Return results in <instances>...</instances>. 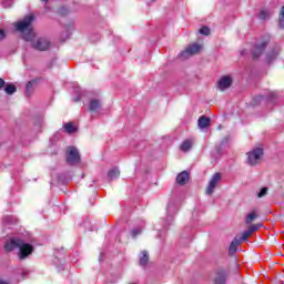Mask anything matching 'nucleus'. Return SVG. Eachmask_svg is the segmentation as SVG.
Returning <instances> with one entry per match:
<instances>
[{
  "instance_id": "nucleus-13",
  "label": "nucleus",
  "mask_w": 284,
  "mask_h": 284,
  "mask_svg": "<svg viewBox=\"0 0 284 284\" xmlns=\"http://www.w3.org/2000/svg\"><path fill=\"white\" fill-rule=\"evenodd\" d=\"M175 181L178 185H186L187 181H190V173L187 171H182L180 174H178Z\"/></svg>"
},
{
  "instance_id": "nucleus-37",
  "label": "nucleus",
  "mask_w": 284,
  "mask_h": 284,
  "mask_svg": "<svg viewBox=\"0 0 284 284\" xmlns=\"http://www.w3.org/2000/svg\"><path fill=\"white\" fill-rule=\"evenodd\" d=\"M6 88V80L3 78H0V90H3Z\"/></svg>"
},
{
  "instance_id": "nucleus-23",
  "label": "nucleus",
  "mask_w": 284,
  "mask_h": 284,
  "mask_svg": "<svg viewBox=\"0 0 284 284\" xmlns=\"http://www.w3.org/2000/svg\"><path fill=\"white\" fill-rule=\"evenodd\" d=\"M57 14H59V17H68V14H70V8L62 6L57 10Z\"/></svg>"
},
{
  "instance_id": "nucleus-31",
  "label": "nucleus",
  "mask_w": 284,
  "mask_h": 284,
  "mask_svg": "<svg viewBox=\"0 0 284 284\" xmlns=\"http://www.w3.org/2000/svg\"><path fill=\"white\" fill-rule=\"evenodd\" d=\"M260 227H263V224H253L252 226L248 227V230L251 231L252 234H254V232H258Z\"/></svg>"
},
{
  "instance_id": "nucleus-9",
  "label": "nucleus",
  "mask_w": 284,
  "mask_h": 284,
  "mask_svg": "<svg viewBox=\"0 0 284 284\" xmlns=\"http://www.w3.org/2000/svg\"><path fill=\"white\" fill-rule=\"evenodd\" d=\"M221 179H222L221 173H215L211 178L206 189V194L209 195L214 194V190H216V185H219V182L221 181Z\"/></svg>"
},
{
  "instance_id": "nucleus-43",
  "label": "nucleus",
  "mask_w": 284,
  "mask_h": 284,
  "mask_svg": "<svg viewBox=\"0 0 284 284\" xmlns=\"http://www.w3.org/2000/svg\"><path fill=\"white\" fill-rule=\"evenodd\" d=\"M99 261H103V253H100Z\"/></svg>"
},
{
  "instance_id": "nucleus-3",
  "label": "nucleus",
  "mask_w": 284,
  "mask_h": 284,
  "mask_svg": "<svg viewBox=\"0 0 284 284\" xmlns=\"http://www.w3.org/2000/svg\"><path fill=\"white\" fill-rule=\"evenodd\" d=\"M34 21V16L29 14L23 18L22 21L18 22L17 30L18 32H21L22 39L24 41H32L34 39V36L32 34V29H30L31 23Z\"/></svg>"
},
{
  "instance_id": "nucleus-14",
  "label": "nucleus",
  "mask_w": 284,
  "mask_h": 284,
  "mask_svg": "<svg viewBox=\"0 0 284 284\" xmlns=\"http://www.w3.org/2000/svg\"><path fill=\"white\" fill-rule=\"evenodd\" d=\"M101 110V100L91 99L89 101V112H99Z\"/></svg>"
},
{
  "instance_id": "nucleus-42",
  "label": "nucleus",
  "mask_w": 284,
  "mask_h": 284,
  "mask_svg": "<svg viewBox=\"0 0 284 284\" xmlns=\"http://www.w3.org/2000/svg\"><path fill=\"white\" fill-rule=\"evenodd\" d=\"M156 0H146V4L150 6V3H154Z\"/></svg>"
},
{
  "instance_id": "nucleus-45",
  "label": "nucleus",
  "mask_w": 284,
  "mask_h": 284,
  "mask_svg": "<svg viewBox=\"0 0 284 284\" xmlns=\"http://www.w3.org/2000/svg\"><path fill=\"white\" fill-rule=\"evenodd\" d=\"M41 1H43V3H48V0H41Z\"/></svg>"
},
{
  "instance_id": "nucleus-16",
  "label": "nucleus",
  "mask_w": 284,
  "mask_h": 284,
  "mask_svg": "<svg viewBox=\"0 0 284 284\" xmlns=\"http://www.w3.org/2000/svg\"><path fill=\"white\" fill-rule=\"evenodd\" d=\"M118 176H121V171H119V168H113L106 173L108 181H114Z\"/></svg>"
},
{
  "instance_id": "nucleus-27",
  "label": "nucleus",
  "mask_w": 284,
  "mask_h": 284,
  "mask_svg": "<svg viewBox=\"0 0 284 284\" xmlns=\"http://www.w3.org/2000/svg\"><path fill=\"white\" fill-rule=\"evenodd\" d=\"M263 99H265V97H263V95L254 97L252 100V105H258L261 103V101H263Z\"/></svg>"
},
{
  "instance_id": "nucleus-19",
  "label": "nucleus",
  "mask_w": 284,
  "mask_h": 284,
  "mask_svg": "<svg viewBox=\"0 0 284 284\" xmlns=\"http://www.w3.org/2000/svg\"><path fill=\"white\" fill-rule=\"evenodd\" d=\"M181 152H190L192 150V141L191 140H185L182 142L180 145Z\"/></svg>"
},
{
  "instance_id": "nucleus-12",
  "label": "nucleus",
  "mask_w": 284,
  "mask_h": 284,
  "mask_svg": "<svg viewBox=\"0 0 284 284\" xmlns=\"http://www.w3.org/2000/svg\"><path fill=\"white\" fill-rule=\"evenodd\" d=\"M280 52L281 49L278 48V45L271 47L266 53V62L272 63L273 61H276V58L278 57Z\"/></svg>"
},
{
  "instance_id": "nucleus-32",
  "label": "nucleus",
  "mask_w": 284,
  "mask_h": 284,
  "mask_svg": "<svg viewBox=\"0 0 284 284\" xmlns=\"http://www.w3.org/2000/svg\"><path fill=\"white\" fill-rule=\"evenodd\" d=\"M267 187H262L260 192L257 193V199H263L267 194Z\"/></svg>"
},
{
  "instance_id": "nucleus-25",
  "label": "nucleus",
  "mask_w": 284,
  "mask_h": 284,
  "mask_svg": "<svg viewBox=\"0 0 284 284\" xmlns=\"http://www.w3.org/2000/svg\"><path fill=\"white\" fill-rule=\"evenodd\" d=\"M258 19H262L263 21H265V19H270V12L267 10L260 11Z\"/></svg>"
},
{
  "instance_id": "nucleus-5",
  "label": "nucleus",
  "mask_w": 284,
  "mask_h": 284,
  "mask_svg": "<svg viewBox=\"0 0 284 284\" xmlns=\"http://www.w3.org/2000/svg\"><path fill=\"white\" fill-rule=\"evenodd\" d=\"M65 161L68 165H77L81 163V154L75 146H69L65 151Z\"/></svg>"
},
{
  "instance_id": "nucleus-34",
  "label": "nucleus",
  "mask_w": 284,
  "mask_h": 284,
  "mask_svg": "<svg viewBox=\"0 0 284 284\" xmlns=\"http://www.w3.org/2000/svg\"><path fill=\"white\" fill-rule=\"evenodd\" d=\"M252 234V231L247 229L246 231L243 232L242 234V241H247V237Z\"/></svg>"
},
{
  "instance_id": "nucleus-26",
  "label": "nucleus",
  "mask_w": 284,
  "mask_h": 284,
  "mask_svg": "<svg viewBox=\"0 0 284 284\" xmlns=\"http://www.w3.org/2000/svg\"><path fill=\"white\" fill-rule=\"evenodd\" d=\"M199 32H200V34H204V37H210L211 30H210V27L204 26V27H202V28L199 30Z\"/></svg>"
},
{
  "instance_id": "nucleus-11",
  "label": "nucleus",
  "mask_w": 284,
  "mask_h": 284,
  "mask_svg": "<svg viewBox=\"0 0 284 284\" xmlns=\"http://www.w3.org/2000/svg\"><path fill=\"white\" fill-rule=\"evenodd\" d=\"M232 77L231 75H224L217 81V88L221 90V92H224V90H227L232 88Z\"/></svg>"
},
{
  "instance_id": "nucleus-39",
  "label": "nucleus",
  "mask_w": 284,
  "mask_h": 284,
  "mask_svg": "<svg viewBox=\"0 0 284 284\" xmlns=\"http://www.w3.org/2000/svg\"><path fill=\"white\" fill-rule=\"evenodd\" d=\"M3 39H6V31L0 29V41H3Z\"/></svg>"
},
{
  "instance_id": "nucleus-10",
  "label": "nucleus",
  "mask_w": 284,
  "mask_h": 284,
  "mask_svg": "<svg viewBox=\"0 0 284 284\" xmlns=\"http://www.w3.org/2000/svg\"><path fill=\"white\" fill-rule=\"evenodd\" d=\"M230 276V272L224 268H220L215 273L214 284H225L227 283V277Z\"/></svg>"
},
{
  "instance_id": "nucleus-22",
  "label": "nucleus",
  "mask_w": 284,
  "mask_h": 284,
  "mask_svg": "<svg viewBox=\"0 0 284 284\" xmlns=\"http://www.w3.org/2000/svg\"><path fill=\"white\" fill-rule=\"evenodd\" d=\"M4 92L6 94L12 95L14 92H17V85L12 83L4 84Z\"/></svg>"
},
{
  "instance_id": "nucleus-44",
  "label": "nucleus",
  "mask_w": 284,
  "mask_h": 284,
  "mask_svg": "<svg viewBox=\"0 0 284 284\" xmlns=\"http://www.w3.org/2000/svg\"><path fill=\"white\" fill-rule=\"evenodd\" d=\"M0 284H8V282H3V281L0 280Z\"/></svg>"
},
{
  "instance_id": "nucleus-8",
  "label": "nucleus",
  "mask_w": 284,
  "mask_h": 284,
  "mask_svg": "<svg viewBox=\"0 0 284 284\" xmlns=\"http://www.w3.org/2000/svg\"><path fill=\"white\" fill-rule=\"evenodd\" d=\"M50 41L45 38H39L37 41L32 42V48L34 50H39L40 52H45V50H50Z\"/></svg>"
},
{
  "instance_id": "nucleus-1",
  "label": "nucleus",
  "mask_w": 284,
  "mask_h": 284,
  "mask_svg": "<svg viewBox=\"0 0 284 284\" xmlns=\"http://www.w3.org/2000/svg\"><path fill=\"white\" fill-rule=\"evenodd\" d=\"M16 247L19 248L18 256L20 261H26L34 252V246L30 243L23 242L21 239L13 237L11 240H8L4 243V250L7 252H12V250H16Z\"/></svg>"
},
{
  "instance_id": "nucleus-40",
  "label": "nucleus",
  "mask_w": 284,
  "mask_h": 284,
  "mask_svg": "<svg viewBox=\"0 0 284 284\" xmlns=\"http://www.w3.org/2000/svg\"><path fill=\"white\" fill-rule=\"evenodd\" d=\"M57 268H58L59 272H63V270H65L63 264L58 265Z\"/></svg>"
},
{
  "instance_id": "nucleus-30",
  "label": "nucleus",
  "mask_w": 284,
  "mask_h": 284,
  "mask_svg": "<svg viewBox=\"0 0 284 284\" xmlns=\"http://www.w3.org/2000/svg\"><path fill=\"white\" fill-rule=\"evenodd\" d=\"M74 92H75L77 97L73 99V101H75V103H79V101H81V97H82L81 90H79V88H75Z\"/></svg>"
},
{
  "instance_id": "nucleus-29",
  "label": "nucleus",
  "mask_w": 284,
  "mask_h": 284,
  "mask_svg": "<svg viewBox=\"0 0 284 284\" xmlns=\"http://www.w3.org/2000/svg\"><path fill=\"white\" fill-rule=\"evenodd\" d=\"M239 247L236 244H233V242H231L230 246H229V254H236L237 248Z\"/></svg>"
},
{
  "instance_id": "nucleus-15",
  "label": "nucleus",
  "mask_w": 284,
  "mask_h": 284,
  "mask_svg": "<svg viewBox=\"0 0 284 284\" xmlns=\"http://www.w3.org/2000/svg\"><path fill=\"white\" fill-rule=\"evenodd\" d=\"M211 121L212 120L205 115L200 116L197 120V125H199L200 130H205V128H210Z\"/></svg>"
},
{
  "instance_id": "nucleus-41",
  "label": "nucleus",
  "mask_w": 284,
  "mask_h": 284,
  "mask_svg": "<svg viewBox=\"0 0 284 284\" xmlns=\"http://www.w3.org/2000/svg\"><path fill=\"white\" fill-rule=\"evenodd\" d=\"M44 10H45V12H50L52 9L50 8V6L45 4Z\"/></svg>"
},
{
  "instance_id": "nucleus-35",
  "label": "nucleus",
  "mask_w": 284,
  "mask_h": 284,
  "mask_svg": "<svg viewBox=\"0 0 284 284\" xmlns=\"http://www.w3.org/2000/svg\"><path fill=\"white\" fill-rule=\"evenodd\" d=\"M14 3V0H2L3 8H10Z\"/></svg>"
},
{
  "instance_id": "nucleus-38",
  "label": "nucleus",
  "mask_w": 284,
  "mask_h": 284,
  "mask_svg": "<svg viewBox=\"0 0 284 284\" xmlns=\"http://www.w3.org/2000/svg\"><path fill=\"white\" fill-rule=\"evenodd\" d=\"M266 99H267V101H274V99H276V94L270 93Z\"/></svg>"
},
{
  "instance_id": "nucleus-46",
  "label": "nucleus",
  "mask_w": 284,
  "mask_h": 284,
  "mask_svg": "<svg viewBox=\"0 0 284 284\" xmlns=\"http://www.w3.org/2000/svg\"><path fill=\"white\" fill-rule=\"evenodd\" d=\"M55 258H59V255H55Z\"/></svg>"
},
{
  "instance_id": "nucleus-20",
  "label": "nucleus",
  "mask_w": 284,
  "mask_h": 284,
  "mask_svg": "<svg viewBox=\"0 0 284 284\" xmlns=\"http://www.w3.org/2000/svg\"><path fill=\"white\" fill-rule=\"evenodd\" d=\"M256 219H258V214H256V211L248 213L245 217L246 225H252V222L256 221Z\"/></svg>"
},
{
  "instance_id": "nucleus-28",
  "label": "nucleus",
  "mask_w": 284,
  "mask_h": 284,
  "mask_svg": "<svg viewBox=\"0 0 284 284\" xmlns=\"http://www.w3.org/2000/svg\"><path fill=\"white\" fill-rule=\"evenodd\" d=\"M243 242H245V240H243V236H235L234 239H233V241L231 242V243H233V244H235V245H241Z\"/></svg>"
},
{
  "instance_id": "nucleus-24",
  "label": "nucleus",
  "mask_w": 284,
  "mask_h": 284,
  "mask_svg": "<svg viewBox=\"0 0 284 284\" xmlns=\"http://www.w3.org/2000/svg\"><path fill=\"white\" fill-rule=\"evenodd\" d=\"M4 225H17V219L12 215H8L3 217Z\"/></svg>"
},
{
  "instance_id": "nucleus-36",
  "label": "nucleus",
  "mask_w": 284,
  "mask_h": 284,
  "mask_svg": "<svg viewBox=\"0 0 284 284\" xmlns=\"http://www.w3.org/2000/svg\"><path fill=\"white\" fill-rule=\"evenodd\" d=\"M58 181H59V183H67L68 182V180L65 179V176H63V174L58 175Z\"/></svg>"
},
{
  "instance_id": "nucleus-4",
  "label": "nucleus",
  "mask_w": 284,
  "mask_h": 284,
  "mask_svg": "<svg viewBox=\"0 0 284 284\" xmlns=\"http://www.w3.org/2000/svg\"><path fill=\"white\" fill-rule=\"evenodd\" d=\"M270 45V38L262 40L261 42H256L251 50L252 59L256 61L262 54L265 53L267 47Z\"/></svg>"
},
{
  "instance_id": "nucleus-21",
  "label": "nucleus",
  "mask_w": 284,
  "mask_h": 284,
  "mask_svg": "<svg viewBox=\"0 0 284 284\" xmlns=\"http://www.w3.org/2000/svg\"><path fill=\"white\" fill-rule=\"evenodd\" d=\"M63 130L67 134H74V132H77V126H74L72 122H69L63 125Z\"/></svg>"
},
{
  "instance_id": "nucleus-2",
  "label": "nucleus",
  "mask_w": 284,
  "mask_h": 284,
  "mask_svg": "<svg viewBox=\"0 0 284 284\" xmlns=\"http://www.w3.org/2000/svg\"><path fill=\"white\" fill-rule=\"evenodd\" d=\"M179 212V201L176 199H170L168 205H166V219L163 223L164 227L163 230L158 231V239H165L168 236V229L172 223H174V216H176V213Z\"/></svg>"
},
{
  "instance_id": "nucleus-17",
  "label": "nucleus",
  "mask_w": 284,
  "mask_h": 284,
  "mask_svg": "<svg viewBox=\"0 0 284 284\" xmlns=\"http://www.w3.org/2000/svg\"><path fill=\"white\" fill-rule=\"evenodd\" d=\"M36 83H37V80H31L27 83V85H26V97H31L32 95Z\"/></svg>"
},
{
  "instance_id": "nucleus-6",
  "label": "nucleus",
  "mask_w": 284,
  "mask_h": 284,
  "mask_svg": "<svg viewBox=\"0 0 284 284\" xmlns=\"http://www.w3.org/2000/svg\"><path fill=\"white\" fill-rule=\"evenodd\" d=\"M264 152L262 148H255L247 153V164L248 165H258L261 163V158L263 156Z\"/></svg>"
},
{
  "instance_id": "nucleus-33",
  "label": "nucleus",
  "mask_w": 284,
  "mask_h": 284,
  "mask_svg": "<svg viewBox=\"0 0 284 284\" xmlns=\"http://www.w3.org/2000/svg\"><path fill=\"white\" fill-rule=\"evenodd\" d=\"M141 232H142L141 227H136L131 231V235L133 239H136V236H139V234H141Z\"/></svg>"
},
{
  "instance_id": "nucleus-7",
  "label": "nucleus",
  "mask_w": 284,
  "mask_h": 284,
  "mask_svg": "<svg viewBox=\"0 0 284 284\" xmlns=\"http://www.w3.org/2000/svg\"><path fill=\"white\" fill-rule=\"evenodd\" d=\"M201 51V45L200 44H191L186 48L185 51H182L179 53V59L185 60L190 59V57L196 54L197 52Z\"/></svg>"
},
{
  "instance_id": "nucleus-18",
  "label": "nucleus",
  "mask_w": 284,
  "mask_h": 284,
  "mask_svg": "<svg viewBox=\"0 0 284 284\" xmlns=\"http://www.w3.org/2000/svg\"><path fill=\"white\" fill-rule=\"evenodd\" d=\"M148 261H150V255L148 254V251H142L140 255L141 267H145V265H148Z\"/></svg>"
}]
</instances>
